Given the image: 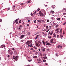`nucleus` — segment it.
Returning a JSON list of instances; mask_svg holds the SVG:
<instances>
[{
  "mask_svg": "<svg viewBox=\"0 0 66 66\" xmlns=\"http://www.w3.org/2000/svg\"><path fill=\"white\" fill-rule=\"evenodd\" d=\"M60 33H62V29H61L60 30Z\"/></svg>",
  "mask_w": 66,
  "mask_h": 66,
  "instance_id": "2eb2a0df",
  "label": "nucleus"
},
{
  "mask_svg": "<svg viewBox=\"0 0 66 66\" xmlns=\"http://www.w3.org/2000/svg\"><path fill=\"white\" fill-rule=\"evenodd\" d=\"M41 45V42L40 41H38L36 43V46L38 48Z\"/></svg>",
  "mask_w": 66,
  "mask_h": 66,
  "instance_id": "f257e3e1",
  "label": "nucleus"
},
{
  "mask_svg": "<svg viewBox=\"0 0 66 66\" xmlns=\"http://www.w3.org/2000/svg\"><path fill=\"white\" fill-rule=\"evenodd\" d=\"M28 22H30V20L28 21Z\"/></svg>",
  "mask_w": 66,
  "mask_h": 66,
  "instance_id": "774afa93",
  "label": "nucleus"
},
{
  "mask_svg": "<svg viewBox=\"0 0 66 66\" xmlns=\"http://www.w3.org/2000/svg\"><path fill=\"white\" fill-rule=\"evenodd\" d=\"M45 65H48V63H46L45 64Z\"/></svg>",
  "mask_w": 66,
  "mask_h": 66,
  "instance_id": "680f3d73",
  "label": "nucleus"
},
{
  "mask_svg": "<svg viewBox=\"0 0 66 66\" xmlns=\"http://www.w3.org/2000/svg\"><path fill=\"white\" fill-rule=\"evenodd\" d=\"M60 37L62 38V35H60Z\"/></svg>",
  "mask_w": 66,
  "mask_h": 66,
  "instance_id": "37998d69",
  "label": "nucleus"
},
{
  "mask_svg": "<svg viewBox=\"0 0 66 66\" xmlns=\"http://www.w3.org/2000/svg\"><path fill=\"white\" fill-rule=\"evenodd\" d=\"M19 20V19H18L15 20V21H18Z\"/></svg>",
  "mask_w": 66,
  "mask_h": 66,
  "instance_id": "13d9d810",
  "label": "nucleus"
},
{
  "mask_svg": "<svg viewBox=\"0 0 66 66\" xmlns=\"http://www.w3.org/2000/svg\"><path fill=\"white\" fill-rule=\"evenodd\" d=\"M51 45V44L48 43L46 44V45Z\"/></svg>",
  "mask_w": 66,
  "mask_h": 66,
  "instance_id": "412c9836",
  "label": "nucleus"
},
{
  "mask_svg": "<svg viewBox=\"0 0 66 66\" xmlns=\"http://www.w3.org/2000/svg\"><path fill=\"white\" fill-rule=\"evenodd\" d=\"M53 39H52L51 40V42H53Z\"/></svg>",
  "mask_w": 66,
  "mask_h": 66,
  "instance_id": "e433bc0d",
  "label": "nucleus"
},
{
  "mask_svg": "<svg viewBox=\"0 0 66 66\" xmlns=\"http://www.w3.org/2000/svg\"><path fill=\"white\" fill-rule=\"evenodd\" d=\"M65 32L64 31H63V34H65Z\"/></svg>",
  "mask_w": 66,
  "mask_h": 66,
  "instance_id": "3c124183",
  "label": "nucleus"
},
{
  "mask_svg": "<svg viewBox=\"0 0 66 66\" xmlns=\"http://www.w3.org/2000/svg\"><path fill=\"white\" fill-rule=\"evenodd\" d=\"M38 52H36L35 53V54L36 55H37V54H38Z\"/></svg>",
  "mask_w": 66,
  "mask_h": 66,
  "instance_id": "a211bd4d",
  "label": "nucleus"
},
{
  "mask_svg": "<svg viewBox=\"0 0 66 66\" xmlns=\"http://www.w3.org/2000/svg\"><path fill=\"white\" fill-rule=\"evenodd\" d=\"M36 11H35L33 13L34 14V15H35V14H36Z\"/></svg>",
  "mask_w": 66,
  "mask_h": 66,
  "instance_id": "aec40b11",
  "label": "nucleus"
},
{
  "mask_svg": "<svg viewBox=\"0 0 66 66\" xmlns=\"http://www.w3.org/2000/svg\"><path fill=\"white\" fill-rule=\"evenodd\" d=\"M1 48H3V45H1Z\"/></svg>",
  "mask_w": 66,
  "mask_h": 66,
  "instance_id": "8fccbe9b",
  "label": "nucleus"
},
{
  "mask_svg": "<svg viewBox=\"0 0 66 66\" xmlns=\"http://www.w3.org/2000/svg\"><path fill=\"white\" fill-rule=\"evenodd\" d=\"M38 36H39L38 35H37V36H36L35 38V39H37V38L38 37Z\"/></svg>",
  "mask_w": 66,
  "mask_h": 66,
  "instance_id": "9b49d317",
  "label": "nucleus"
},
{
  "mask_svg": "<svg viewBox=\"0 0 66 66\" xmlns=\"http://www.w3.org/2000/svg\"><path fill=\"white\" fill-rule=\"evenodd\" d=\"M10 54L11 55H13V52L11 51L10 52Z\"/></svg>",
  "mask_w": 66,
  "mask_h": 66,
  "instance_id": "ddd939ff",
  "label": "nucleus"
},
{
  "mask_svg": "<svg viewBox=\"0 0 66 66\" xmlns=\"http://www.w3.org/2000/svg\"><path fill=\"white\" fill-rule=\"evenodd\" d=\"M43 58L44 59H47V57L46 56H45L43 57Z\"/></svg>",
  "mask_w": 66,
  "mask_h": 66,
  "instance_id": "f3484780",
  "label": "nucleus"
},
{
  "mask_svg": "<svg viewBox=\"0 0 66 66\" xmlns=\"http://www.w3.org/2000/svg\"><path fill=\"white\" fill-rule=\"evenodd\" d=\"M57 38H58L59 37H60V36L58 35L57 36Z\"/></svg>",
  "mask_w": 66,
  "mask_h": 66,
  "instance_id": "a878e982",
  "label": "nucleus"
},
{
  "mask_svg": "<svg viewBox=\"0 0 66 66\" xmlns=\"http://www.w3.org/2000/svg\"><path fill=\"white\" fill-rule=\"evenodd\" d=\"M29 26V24H27V27H28V26Z\"/></svg>",
  "mask_w": 66,
  "mask_h": 66,
  "instance_id": "de8ad7c7",
  "label": "nucleus"
},
{
  "mask_svg": "<svg viewBox=\"0 0 66 66\" xmlns=\"http://www.w3.org/2000/svg\"><path fill=\"white\" fill-rule=\"evenodd\" d=\"M43 43V44H44V46L45 45V41H43L42 42Z\"/></svg>",
  "mask_w": 66,
  "mask_h": 66,
  "instance_id": "f8f14e48",
  "label": "nucleus"
},
{
  "mask_svg": "<svg viewBox=\"0 0 66 66\" xmlns=\"http://www.w3.org/2000/svg\"><path fill=\"white\" fill-rule=\"evenodd\" d=\"M59 30H60V28H58L55 31H59Z\"/></svg>",
  "mask_w": 66,
  "mask_h": 66,
  "instance_id": "4468645a",
  "label": "nucleus"
},
{
  "mask_svg": "<svg viewBox=\"0 0 66 66\" xmlns=\"http://www.w3.org/2000/svg\"><path fill=\"white\" fill-rule=\"evenodd\" d=\"M53 24L54 26H55V25H56V24L54 22L53 23Z\"/></svg>",
  "mask_w": 66,
  "mask_h": 66,
  "instance_id": "b1692460",
  "label": "nucleus"
},
{
  "mask_svg": "<svg viewBox=\"0 0 66 66\" xmlns=\"http://www.w3.org/2000/svg\"><path fill=\"white\" fill-rule=\"evenodd\" d=\"M20 27H22V25H20Z\"/></svg>",
  "mask_w": 66,
  "mask_h": 66,
  "instance_id": "69168bd1",
  "label": "nucleus"
},
{
  "mask_svg": "<svg viewBox=\"0 0 66 66\" xmlns=\"http://www.w3.org/2000/svg\"><path fill=\"white\" fill-rule=\"evenodd\" d=\"M32 41H28L26 42V44L27 45H32Z\"/></svg>",
  "mask_w": 66,
  "mask_h": 66,
  "instance_id": "f03ea898",
  "label": "nucleus"
},
{
  "mask_svg": "<svg viewBox=\"0 0 66 66\" xmlns=\"http://www.w3.org/2000/svg\"><path fill=\"white\" fill-rule=\"evenodd\" d=\"M34 48H35V49H37V48L36 46H34L33 47Z\"/></svg>",
  "mask_w": 66,
  "mask_h": 66,
  "instance_id": "dca6fc26",
  "label": "nucleus"
},
{
  "mask_svg": "<svg viewBox=\"0 0 66 66\" xmlns=\"http://www.w3.org/2000/svg\"><path fill=\"white\" fill-rule=\"evenodd\" d=\"M12 50H15V49L14 48H13L12 49Z\"/></svg>",
  "mask_w": 66,
  "mask_h": 66,
  "instance_id": "49530a36",
  "label": "nucleus"
},
{
  "mask_svg": "<svg viewBox=\"0 0 66 66\" xmlns=\"http://www.w3.org/2000/svg\"><path fill=\"white\" fill-rule=\"evenodd\" d=\"M24 36H25V35H21L20 36V37L22 38H23L24 37Z\"/></svg>",
  "mask_w": 66,
  "mask_h": 66,
  "instance_id": "39448f33",
  "label": "nucleus"
},
{
  "mask_svg": "<svg viewBox=\"0 0 66 66\" xmlns=\"http://www.w3.org/2000/svg\"><path fill=\"white\" fill-rule=\"evenodd\" d=\"M54 17H52L51 18V19L52 20H53V19H54Z\"/></svg>",
  "mask_w": 66,
  "mask_h": 66,
  "instance_id": "ea45409f",
  "label": "nucleus"
},
{
  "mask_svg": "<svg viewBox=\"0 0 66 66\" xmlns=\"http://www.w3.org/2000/svg\"><path fill=\"white\" fill-rule=\"evenodd\" d=\"M50 35H52L53 34V33H50Z\"/></svg>",
  "mask_w": 66,
  "mask_h": 66,
  "instance_id": "052dcab7",
  "label": "nucleus"
},
{
  "mask_svg": "<svg viewBox=\"0 0 66 66\" xmlns=\"http://www.w3.org/2000/svg\"><path fill=\"white\" fill-rule=\"evenodd\" d=\"M52 9H55V5H53L52 6Z\"/></svg>",
  "mask_w": 66,
  "mask_h": 66,
  "instance_id": "1a4fd4ad",
  "label": "nucleus"
},
{
  "mask_svg": "<svg viewBox=\"0 0 66 66\" xmlns=\"http://www.w3.org/2000/svg\"><path fill=\"white\" fill-rule=\"evenodd\" d=\"M66 22H65V23H63V25H65V24H66Z\"/></svg>",
  "mask_w": 66,
  "mask_h": 66,
  "instance_id": "bf43d9fd",
  "label": "nucleus"
},
{
  "mask_svg": "<svg viewBox=\"0 0 66 66\" xmlns=\"http://www.w3.org/2000/svg\"><path fill=\"white\" fill-rule=\"evenodd\" d=\"M40 54V56H43V54H41L40 53H39Z\"/></svg>",
  "mask_w": 66,
  "mask_h": 66,
  "instance_id": "4be33fe9",
  "label": "nucleus"
},
{
  "mask_svg": "<svg viewBox=\"0 0 66 66\" xmlns=\"http://www.w3.org/2000/svg\"><path fill=\"white\" fill-rule=\"evenodd\" d=\"M51 32L52 33H53V30L51 31Z\"/></svg>",
  "mask_w": 66,
  "mask_h": 66,
  "instance_id": "a19ab883",
  "label": "nucleus"
},
{
  "mask_svg": "<svg viewBox=\"0 0 66 66\" xmlns=\"http://www.w3.org/2000/svg\"><path fill=\"white\" fill-rule=\"evenodd\" d=\"M46 29H48V26H46Z\"/></svg>",
  "mask_w": 66,
  "mask_h": 66,
  "instance_id": "a18cd8bd",
  "label": "nucleus"
},
{
  "mask_svg": "<svg viewBox=\"0 0 66 66\" xmlns=\"http://www.w3.org/2000/svg\"><path fill=\"white\" fill-rule=\"evenodd\" d=\"M33 57L34 58V59H36V58L37 57V56H34Z\"/></svg>",
  "mask_w": 66,
  "mask_h": 66,
  "instance_id": "9d476101",
  "label": "nucleus"
},
{
  "mask_svg": "<svg viewBox=\"0 0 66 66\" xmlns=\"http://www.w3.org/2000/svg\"><path fill=\"white\" fill-rule=\"evenodd\" d=\"M30 47L32 48V47H33V46L32 45H31L30 46Z\"/></svg>",
  "mask_w": 66,
  "mask_h": 66,
  "instance_id": "5fc2aeb1",
  "label": "nucleus"
},
{
  "mask_svg": "<svg viewBox=\"0 0 66 66\" xmlns=\"http://www.w3.org/2000/svg\"><path fill=\"white\" fill-rule=\"evenodd\" d=\"M21 5H23V3H21Z\"/></svg>",
  "mask_w": 66,
  "mask_h": 66,
  "instance_id": "6e6d98bb",
  "label": "nucleus"
},
{
  "mask_svg": "<svg viewBox=\"0 0 66 66\" xmlns=\"http://www.w3.org/2000/svg\"><path fill=\"white\" fill-rule=\"evenodd\" d=\"M37 51H35L34 50H33V51H32V52H36Z\"/></svg>",
  "mask_w": 66,
  "mask_h": 66,
  "instance_id": "393cba45",
  "label": "nucleus"
},
{
  "mask_svg": "<svg viewBox=\"0 0 66 66\" xmlns=\"http://www.w3.org/2000/svg\"><path fill=\"white\" fill-rule=\"evenodd\" d=\"M66 15V13H63V15Z\"/></svg>",
  "mask_w": 66,
  "mask_h": 66,
  "instance_id": "4c0bfd02",
  "label": "nucleus"
},
{
  "mask_svg": "<svg viewBox=\"0 0 66 66\" xmlns=\"http://www.w3.org/2000/svg\"><path fill=\"white\" fill-rule=\"evenodd\" d=\"M34 23H36V20L34 21Z\"/></svg>",
  "mask_w": 66,
  "mask_h": 66,
  "instance_id": "72a5a7b5",
  "label": "nucleus"
},
{
  "mask_svg": "<svg viewBox=\"0 0 66 66\" xmlns=\"http://www.w3.org/2000/svg\"><path fill=\"white\" fill-rule=\"evenodd\" d=\"M2 21V19H0V22H1Z\"/></svg>",
  "mask_w": 66,
  "mask_h": 66,
  "instance_id": "338daca9",
  "label": "nucleus"
},
{
  "mask_svg": "<svg viewBox=\"0 0 66 66\" xmlns=\"http://www.w3.org/2000/svg\"><path fill=\"white\" fill-rule=\"evenodd\" d=\"M13 8L14 9H15V6H13Z\"/></svg>",
  "mask_w": 66,
  "mask_h": 66,
  "instance_id": "09e8293b",
  "label": "nucleus"
},
{
  "mask_svg": "<svg viewBox=\"0 0 66 66\" xmlns=\"http://www.w3.org/2000/svg\"><path fill=\"white\" fill-rule=\"evenodd\" d=\"M59 47L61 48H62V46L61 45H59Z\"/></svg>",
  "mask_w": 66,
  "mask_h": 66,
  "instance_id": "2f4dec72",
  "label": "nucleus"
},
{
  "mask_svg": "<svg viewBox=\"0 0 66 66\" xmlns=\"http://www.w3.org/2000/svg\"><path fill=\"white\" fill-rule=\"evenodd\" d=\"M47 22H49V20H47Z\"/></svg>",
  "mask_w": 66,
  "mask_h": 66,
  "instance_id": "e2e57ef3",
  "label": "nucleus"
},
{
  "mask_svg": "<svg viewBox=\"0 0 66 66\" xmlns=\"http://www.w3.org/2000/svg\"><path fill=\"white\" fill-rule=\"evenodd\" d=\"M30 1H28V3H30Z\"/></svg>",
  "mask_w": 66,
  "mask_h": 66,
  "instance_id": "c9c22d12",
  "label": "nucleus"
},
{
  "mask_svg": "<svg viewBox=\"0 0 66 66\" xmlns=\"http://www.w3.org/2000/svg\"><path fill=\"white\" fill-rule=\"evenodd\" d=\"M33 48H31V49H30V50H33Z\"/></svg>",
  "mask_w": 66,
  "mask_h": 66,
  "instance_id": "473e14b6",
  "label": "nucleus"
},
{
  "mask_svg": "<svg viewBox=\"0 0 66 66\" xmlns=\"http://www.w3.org/2000/svg\"><path fill=\"white\" fill-rule=\"evenodd\" d=\"M48 38H51V36H49Z\"/></svg>",
  "mask_w": 66,
  "mask_h": 66,
  "instance_id": "bb28decb",
  "label": "nucleus"
},
{
  "mask_svg": "<svg viewBox=\"0 0 66 66\" xmlns=\"http://www.w3.org/2000/svg\"><path fill=\"white\" fill-rule=\"evenodd\" d=\"M13 59H14V60H17V59H18V56H16L15 57V56H13Z\"/></svg>",
  "mask_w": 66,
  "mask_h": 66,
  "instance_id": "7ed1b4c3",
  "label": "nucleus"
},
{
  "mask_svg": "<svg viewBox=\"0 0 66 66\" xmlns=\"http://www.w3.org/2000/svg\"><path fill=\"white\" fill-rule=\"evenodd\" d=\"M10 8H7V11H8V10H10Z\"/></svg>",
  "mask_w": 66,
  "mask_h": 66,
  "instance_id": "f704fd0d",
  "label": "nucleus"
},
{
  "mask_svg": "<svg viewBox=\"0 0 66 66\" xmlns=\"http://www.w3.org/2000/svg\"><path fill=\"white\" fill-rule=\"evenodd\" d=\"M55 55H56V56H58V55H57V54H56Z\"/></svg>",
  "mask_w": 66,
  "mask_h": 66,
  "instance_id": "58836bf2",
  "label": "nucleus"
},
{
  "mask_svg": "<svg viewBox=\"0 0 66 66\" xmlns=\"http://www.w3.org/2000/svg\"><path fill=\"white\" fill-rule=\"evenodd\" d=\"M28 62H31V61H32V60H28Z\"/></svg>",
  "mask_w": 66,
  "mask_h": 66,
  "instance_id": "c756f323",
  "label": "nucleus"
},
{
  "mask_svg": "<svg viewBox=\"0 0 66 66\" xmlns=\"http://www.w3.org/2000/svg\"><path fill=\"white\" fill-rule=\"evenodd\" d=\"M45 48H44L43 49H42V51H45Z\"/></svg>",
  "mask_w": 66,
  "mask_h": 66,
  "instance_id": "7c9ffc66",
  "label": "nucleus"
},
{
  "mask_svg": "<svg viewBox=\"0 0 66 66\" xmlns=\"http://www.w3.org/2000/svg\"><path fill=\"white\" fill-rule=\"evenodd\" d=\"M39 10H40V9H39V8H38V9L37 11H39Z\"/></svg>",
  "mask_w": 66,
  "mask_h": 66,
  "instance_id": "4d7b16f0",
  "label": "nucleus"
},
{
  "mask_svg": "<svg viewBox=\"0 0 66 66\" xmlns=\"http://www.w3.org/2000/svg\"><path fill=\"white\" fill-rule=\"evenodd\" d=\"M44 62H46V60H43Z\"/></svg>",
  "mask_w": 66,
  "mask_h": 66,
  "instance_id": "603ef678",
  "label": "nucleus"
},
{
  "mask_svg": "<svg viewBox=\"0 0 66 66\" xmlns=\"http://www.w3.org/2000/svg\"><path fill=\"white\" fill-rule=\"evenodd\" d=\"M41 61H42V59H37V61L38 62H39V61L40 62H41Z\"/></svg>",
  "mask_w": 66,
  "mask_h": 66,
  "instance_id": "0eeeda50",
  "label": "nucleus"
},
{
  "mask_svg": "<svg viewBox=\"0 0 66 66\" xmlns=\"http://www.w3.org/2000/svg\"><path fill=\"white\" fill-rule=\"evenodd\" d=\"M21 22V20H20L19 22V24Z\"/></svg>",
  "mask_w": 66,
  "mask_h": 66,
  "instance_id": "5701e85b",
  "label": "nucleus"
},
{
  "mask_svg": "<svg viewBox=\"0 0 66 66\" xmlns=\"http://www.w3.org/2000/svg\"><path fill=\"white\" fill-rule=\"evenodd\" d=\"M14 53H15V55H17V54H18L17 52L16 51H14Z\"/></svg>",
  "mask_w": 66,
  "mask_h": 66,
  "instance_id": "423d86ee",
  "label": "nucleus"
},
{
  "mask_svg": "<svg viewBox=\"0 0 66 66\" xmlns=\"http://www.w3.org/2000/svg\"><path fill=\"white\" fill-rule=\"evenodd\" d=\"M50 13H51V14H54V13H55L54 12L52 11H51Z\"/></svg>",
  "mask_w": 66,
  "mask_h": 66,
  "instance_id": "6e6552de",
  "label": "nucleus"
},
{
  "mask_svg": "<svg viewBox=\"0 0 66 66\" xmlns=\"http://www.w3.org/2000/svg\"><path fill=\"white\" fill-rule=\"evenodd\" d=\"M46 54H45L44 55H43V56H46Z\"/></svg>",
  "mask_w": 66,
  "mask_h": 66,
  "instance_id": "864d4df0",
  "label": "nucleus"
},
{
  "mask_svg": "<svg viewBox=\"0 0 66 66\" xmlns=\"http://www.w3.org/2000/svg\"><path fill=\"white\" fill-rule=\"evenodd\" d=\"M21 29V27H19V30H20Z\"/></svg>",
  "mask_w": 66,
  "mask_h": 66,
  "instance_id": "79ce46f5",
  "label": "nucleus"
},
{
  "mask_svg": "<svg viewBox=\"0 0 66 66\" xmlns=\"http://www.w3.org/2000/svg\"><path fill=\"white\" fill-rule=\"evenodd\" d=\"M47 43H48V41H46V42H45V43L46 44H47Z\"/></svg>",
  "mask_w": 66,
  "mask_h": 66,
  "instance_id": "0e129e2a",
  "label": "nucleus"
},
{
  "mask_svg": "<svg viewBox=\"0 0 66 66\" xmlns=\"http://www.w3.org/2000/svg\"><path fill=\"white\" fill-rule=\"evenodd\" d=\"M61 19L60 18H58L57 19V20H60Z\"/></svg>",
  "mask_w": 66,
  "mask_h": 66,
  "instance_id": "c03bdc74",
  "label": "nucleus"
},
{
  "mask_svg": "<svg viewBox=\"0 0 66 66\" xmlns=\"http://www.w3.org/2000/svg\"><path fill=\"white\" fill-rule=\"evenodd\" d=\"M30 32H28V36L30 35Z\"/></svg>",
  "mask_w": 66,
  "mask_h": 66,
  "instance_id": "c85d7f7f",
  "label": "nucleus"
},
{
  "mask_svg": "<svg viewBox=\"0 0 66 66\" xmlns=\"http://www.w3.org/2000/svg\"><path fill=\"white\" fill-rule=\"evenodd\" d=\"M39 13L41 16H43V13L41 11H39Z\"/></svg>",
  "mask_w": 66,
  "mask_h": 66,
  "instance_id": "20e7f679",
  "label": "nucleus"
},
{
  "mask_svg": "<svg viewBox=\"0 0 66 66\" xmlns=\"http://www.w3.org/2000/svg\"><path fill=\"white\" fill-rule=\"evenodd\" d=\"M56 35H53V37H56Z\"/></svg>",
  "mask_w": 66,
  "mask_h": 66,
  "instance_id": "cd10ccee",
  "label": "nucleus"
},
{
  "mask_svg": "<svg viewBox=\"0 0 66 66\" xmlns=\"http://www.w3.org/2000/svg\"><path fill=\"white\" fill-rule=\"evenodd\" d=\"M38 22H40V23L42 22V21H41L40 20H38Z\"/></svg>",
  "mask_w": 66,
  "mask_h": 66,
  "instance_id": "6ab92c4d",
  "label": "nucleus"
}]
</instances>
